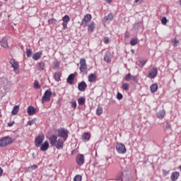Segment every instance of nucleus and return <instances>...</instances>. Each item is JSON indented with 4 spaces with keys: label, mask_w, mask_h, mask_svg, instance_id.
<instances>
[{
    "label": "nucleus",
    "mask_w": 181,
    "mask_h": 181,
    "mask_svg": "<svg viewBox=\"0 0 181 181\" xmlns=\"http://www.w3.org/2000/svg\"><path fill=\"white\" fill-rule=\"evenodd\" d=\"M64 141L62 139H57V136L53 134L49 138V141L52 146H55L58 150L63 149L64 146Z\"/></svg>",
    "instance_id": "f257e3e1"
},
{
    "label": "nucleus",
    "mask_w": 181,
    "mask_h": 181,
    "mask_svg": "<svg viewBox=\"0 0 181 181\" xmlns=\"http://www.w3.org/2000/svg\"><path fill=\"white\" fill-rule=\"evenodd\" d=\"M13 144V139L9 136H6L0 139V148H6V146Z\"/></svg>",
    "instance_id": "f03ea898"
},
{
    "label": "nucleus",
    "mask_w": 181,
    "mask_h": 181,
    "mask_svg": "<svg viewBox=\"0 0 181 181\" xmlns=\"http://www.w3.org/2000/svg\"><path fill=\"white\" fill-rule=\"evenodd\" d=\"M57 136L63 138L64 141L69 138V130L66 129H59L57 130Z\"/></svg>",
    "instance_id": "7ed1b4c3"
},
{
    "label": "nucleus",
    "mask_w": 181,
    "mask_h": 181,
    "mask_svg": "<svg viewBox=\"0 0 181 181\" xmlns=\"http://www.w3.org/2000/svg\"><path fill=\"white\" fill-rule=\"evenodd\" d=\"M52 90H45V92L44 93V95L42 98V103L45 104V103H47L49 101H50V98L52 97Z\"/></svg>",
    "instance_id": "20e7f679"
},
{
    "label": "nucleus",
    "mask_w": 181,
    "mask_h": 181,
    "mask_svg": "<svg viewBox=\"0 0 181 181\" xmlns=\"http://www.w3.org/2000/svg\"><path fill=\"white\" fill-rule=\"evenodd\" d=\"M91 19H93L91 14H86L81 23V25L83 26V28H86L87 25H88L89 22L91 21Z\"/></svg>",
    "instance_id": "39448f33"
},
{
    "label": "nucleus",
    "mask_w": 181,
    "mask_h": 181,
    "mask_svg": "<svg viewBox=\"0 0 181 181\" xmlns=\"http://www.w3.org/2000/svg\"><path fill=\"white\" fill-rule=\"evenodd\" d=\"M79 70L81 73H86L87 71V63L86 59L81 58L79 62Z\"/></svg>",
    "instance_id": "423d86ee"
},
{
    "label": "nucleus",
    "mask_w": 181,
    "mask_h": 181,
    "mask_svg": "<svg viewBox=\"0 0 181 181\" xmlns=\"http://www.w3.org/2000/svg\"><path fill=\"white\" fill-rule=\"evenodd\" d=\"M116 150L118 153L124 154L127 153V148L125 147V145L122 143H119L116 146Z\"/></svg>",
    "instance_id": "0eeeda50"
},
{
    "label": "nucleus",
    "mask_w": 181,
    "mask_h": 181,
    "mask_svg": "<svg viewBox=\"0 0 181 181\" xmlns=\"http://www.w3.org/2000/svg\"><path fill=\"white\" fill-rule=\"evenodd\" d=\"M43 141H45V136L43 134L38 135L35 140V145L37 148H39L43 144Z\"/></svg>",
    "instance_id": "6e6552de"
},
{
    "label": "nucleus",
    "mask_w": 181,
    "mask_h": 181,
    "mask_svg": "<svg viewBox=\"0 0 181 181\" xmlns=\"http://www.w3.org/2000/svg\"><path fill=\"white\" fill-rule=\"evenodd\" d=\"M62 29L63 30H66V29H67V25H69V22H70V16H69V15H65L62 18Z\"/></svg>",
    "instance_id": "1a4fd4ad"
},
{
    "label": "nucleus",
    "mask_w": 181,
    "mask_h": 181,
    "mask_svg": "<svg viewBox=\"0 0 181 181\" xmlns=\"http://www.w3.org/2000/svg\"><path fill=\"white\" fill-rule=\"evenodd\" d=\"M76 162L77 165L79 166H81L82 165H84L85 159H84V155L83 154H78L76 156Z\"/></svg>",
    "instance_id": "9d476101"
},
{
    "label": "nucleus",
    "mask_w": 181,
    "mask_h": 181,
    "mask_svg": "<svg viewBox=\"0 0 181 181\" xmlns=\"http://www.w3.org/2000/svg\"><path fill=\"white\" fill-rule=\"evenodd\" d=\"M156 76H158V69L153 67L151 69V71H150L148 72L147 77H148V78H151L152 80L153 78H155V77H156Z\"/></svg>",
    "instance_id": "9b49d317"
},
{
    "label": "nucleus",
    "mask_w": 181,
    "mask_h": 181,
    "mask_svg": "<svg viewBox=\"0 0 181 181\" xmlns=\"http://www.w3.org/2000/svg\"><path fill=\"white\" fill-rule=\"evenodd\" d=\"M11 67L13 69V71H16V70L19 69V62L18 61L15 60L14 59H10L9 62Z\"/></svg>",
    "instance_id": "f8f14e48"
},
{
    "label": "nucleus",
    "mask_w": 181,
    "mask_h": 181,
    "mask_svg": "<svg viewBox=\"0 0 181 181\" xmlns=\"http://www.w3.org/2000/svg\"><path fill=\"white\" fill-rule=\"evenodd\" d=\"M40 146V151H42V152H46V151H47V149H49V141H45Z\"/></svg>",
    "instance_id": "ddd939ff"
},
{
    "label": "nucleus",
    "mask_w": 181,
    "mask_h": 181,
    "mask_svg": "<svg viewBox=\"0 0 181 181\" xmlns=\"http://www.w3.org/2000/svg\"><path fill=\"white\" fill-rule=\"evenodd\" d=\"M86 88H87V83L84 81H81L78 85V89L79 91H85Z\"/></svg>",
    "instance_id": "4468645a"
},
{
    "label": "nucleus",
    "mask_w": 181,
    "mask_h": 181,
    "mask_svg": "<svg viewBox=\"0 0 181 181\" xmlns=\"http://www.w3.org/2000/svg\"><path fill=\"white\" fill-rule=\"evenodd\" d=\"M91 138V134L88 132H84L82 135V141L83 142H88L90 141V139Z\"/></svg>",
    "instance_id": "2eb2a0df"
},
{
    "label": "nucleus",
    "mask_w": 181,
    "mask_h": 181,
    "mask_svg": "<svg viewBox=\"0 0 181 181\" xmlns=\"http://www.w3.org/2000/svg\"><path fill=\"white\" fill-rule=\"evenodd\" d=\"M74 77H76V75L74 74H71L68 76L66 79L68 84H70V86H71L74 83Z\"/></svg>",
    "instance_id": "dca6fc26"
},
{
    "label": "nucleus",
    "mask_w": 181,
    "mask_h": 181,
    "mask_svg": "<svg viewBox=\"0 0 181 181\" xmlns=\"http://www.w3.org/2000/svg\"><path fill=\"white\" fill-rule=\"evenodd\" d=\"M27 112H28V115L30 116L34 115L35 114H36V109L33 106H29L27 108Z\"/></svg>",
    "instance_id": "f3484780"
},
{
    "label": "nucleus",
    "mask_w": 181,
    "mask_h": 181,
    "mask_svg": "<svg viewBox=\"0 0 181 181\" xmlns=\"http://www.w3.org/2000/svg\"><path fill=\"white\" fill-rule=\"evenodd\" d=\"M96 24L95 22H91L88 25V32H90V33H93L94 32V29H95Z\"/></svg>",
    "instance_id": "a211bd4d"
},
{
    "label": "nucleus",
    "mask_w": 181,
    "mask_h": 181,
    "mask_svg": "<svg viewBox=\"0 0 181 181\" xmlns=\"http://www.w3.org/2000/svg\"><path fill=\"white\" fill-rule=\"evenodd\" d=\"M88 80L89 83H94V81H95V80H97V75H95V74H90L88 76Z\"/></svg>",
    "instance_id": "6ab92c4d"
},
{
    "label": "nucleus",
    "mask_w": 181,
    "mask_h": 181,
    "mask_svg": "<svg viewBox=\"0 0 181 181\" xmlns=\"http://www.w3.org/2000/svg\"><path fill=\"white\" fill-rule=\"evenodd\" d=\"M180 176V173L179 172H174L171 174L170 179L172 181H176L177 179Z\"/></svg>",
    "instance_id": "aec40b11"
},
{
    "label": "nucleus",
    "mask_w": 181,
    "mask_h": 181,
    "mask_svg": "<svg viewBox=\"0 0 181 181\" xmlns=\"http://www.w3.org/2000/svg\"><path fill=\"white\" fill-rule=\"evenodd\" d=\"M1 47H4V49H6L8 47V39L6 37H4L1 41Z\"/></svg>",
    "instance_id": "412c9836"
},
{
    "label": "nucleus",
    "mask_w": 181,
    "mask_h": 181,
    "mask_svg": "<svg viewBox=\"0 0 181 181\" xmlns=\"http://www.w3.org/2000/svg\"><path fill=\"white\" fill-rule=\"evenodd\" d=\"M150 90L151 93H156V91H158V83H153L150 86Z\"/></svg>",
    "instance_id": "4be33fe9"
},
{
    "label": "nucleus",
    "mask_w": 181,
    "mask_h": 181,
    "mask_svg": "<svg viewBox=\"0 0 181 181\" xmlns=\"http://www.w3.org/2000/svg\"><path fill=\"white\" fill-rule=\"evenodd\" d=\"M42 57V52H37L35 54H33V60H39L40 57Z\"/></svg>",
    "instance_id": "5701e85b"
},
{
    "label": "nucleus",
    "mask_w": 181,
    "mask_h": 181,
    "mask_svg": "<svg viewBox=\"0 0 181 181\" xmlns=\"http://www.w3.org/2000/svg\"><path fill=\"white\" fill-rule=\"evenodd\" d=\"M104 61L110 64V63H111V55L110 54H105L104 57Z\"/></svg>",
    "instance_id": "b1692460"
},
{
    "label": "nucleus",
    "mask_w": 181,
    "mask_h": 181,
    "mask_svg": "<svg viewBox=\"0 0 181 181\" xmlns=\"http://www.w3.org/2000/svg\"><path fill=\"white\" fill-rule=\"evenodd\" d=\"M19 112V105H15L11 112L12 115H16Z\"/></svg>",
    "instance_id": "393cba45"
},
{
    "label": "nucleus",
    "mask_w": 181,
    "mask_h": 181,
    "mask_svg": "<svg viewBox=\"0 0 181 181\" xmlns=\"http://www.w3.org/2000/svg\"><path fill=\"white\" fill-rule=\"evenodd\" d=\"M62 77V74L60 72H56L54 74V78L55 80V81H60V78Z\"/></svg>",
    "instance_id": "a878e982"
},
{
    "label": "nucleus",
    "mask_w": 181,
    "mask_h": 181,
    "mask_svg": "<svg viewBox=\"0 0 181 181\" xmlns=\"http://www.w3.org/2000/svg\"><path fill=\"white\" fill-rule=\"evenodd\" d=\"M78 103L79 105H84L86 104V98L81 97L78 99Z\"/></svg>",
    "instance_id": "bb28decb"
},
{
    "label": "nucleus",
    "mask_w": 181,
    "mask_h": 181,
    "mask_svg": "<svg viewBox=\"0 0 181 181\" xmlns=\"http://www.w3.org/2000/svg\"><path fill=\"white\" fill-rule=\"evenodd\" d=\"M105 21H112L114 19V14L112 13H109L107 16H105Z\"/></svg>",
    "instance_id": "cd10ccee"
},
{
    "label": "nucleus",
    "mask_w": 181,
    "mask_h": 181,
    "mask_svg": "<svg viewBox=\"0 0 181 181\" xmlns=\"http://www.w3.org/2000/svg\"><path fill=\"white\" fill-rule=\"evenodd\" d=\"M130 45L131 46H136V45H138V38H132V40H130Z\"/></svg>",
    "instance_id": "c85d7f7f"
},
{
    "label": "nucleus",
    "mask_w": 181,
    "mask_h": 181,
    "mask_svg": "<svg viewBox=\"0 0 181 181\" xmlns=\"http://www.w3.org/2000/svg\"><path fill=\"white\" fill-rule=\"evenodd\" d=\"M49 25H54L57 23V20L56 18H49L48 20Z\"/></svg>",
    "instance_id": "c756f323"
},
{
    "label": "nucleus",
    "mask_w": 181,
    "mask_h": 181,
    "mask_svg": "<svg viewBox=\"0 0 181 181\" xmlns=\"http://www.w3.org/2000/svg\"><path fill=\"white\" fill-rule=\"evenodd\" d=\"M165 111L160 110L158 113V117L160 118V119H162V118H163V117H165Z\"/></svg>",
    "instance_id": "7c9ffc66"
},
{
    "label": "nucleus",
    "mask_w": 181,
    "mask_h": 181,
    "mask_svg": "<svg viewBox=\"0 0 181 181\" xmlns=\"http://www.w3.org/2000/svg\"><path fill=\"white\" fill-rule=\"evenodd\" d=\"M101 114H103V108L101 107V106H98L97 110H96V115H101Z\"/></svg>",
    "instance_id": "2f4dec72"
},
{
    "label": "nucleus",
    "mask_w": 181,
    "mask_h": 181,
    "mask_svg": "<svg viewBox=\"0 0 181 181\" xmlns=\"http://www.w3.org/2000/svg\"><path fill=\"white\" fill-rule=\"evenodd\" d=\"M83 180V177L80 175H75L74 181H81Z\"/></svg>",
    "instance_id": "473e14b6"
},
{
    "label": "nucleus",
    "mask_w": 181,
    "mask_h": 181,
    "mask_svg": "<svg viewBox=\"0 0 181 181\" xmlns=\"http://www.w3.org/2000/svg\"><path fill=\"white\" fill-rule=\"evenodd\" d=\"M122 88H123V90H124V91H128V90H129V84L123 83Z\"/></svg>",
    "instance_id": "72a5a7b5"
},
{
    "label": "nucleus",
    "mask_w": 181,
    "mask_h": 181,
    "mask_svg": "<svg viewBox=\"0 0 181 181\" xmlns=\"http://www.w3.org/2000/svg\"><path fill=\"white\" fill-rule=\"evenodd\" d=\"M42 86H40V83H39V81H35L34 82V88H40Z\"/></svg>",
    "instance_id": "f704fd0d"
},
{
    "label": "nucleus",
    "mask_w": 181,
    "mask_h": 181,
    "mask_svg": "<svg viewBox=\"0 0 181 181\" xmlns=\"http://www.w3.org/2000/svg\"><path fill=\"white\" fill-rule=\"evenodd\" d=\"M38 66L39 70H44L45 69V64L43 62H40Z\"/></svg>",
    "instance_id": "c9c22d12"
},
{
    "label": "nucleus",
    "mask_w": 181,
    "mask_h": 181,
    "mask_svg": "<svg viewBox=\"0 0 181 181\" xmlns=\"http://www.w3.org/2000/svg\"><path fill=\"white\" fill-rule=\"evenodd\" d=\"M132 76H131V74H127L124 78L125 81H129Z\"/></svg>",
    "instance_id": "e433bc0d"
},
{
    "label": "nucleus",
    "mask_w": 181,
    "mask_h": 181,
    "mask_svg": "<svg viewBox=\"0 0 181 181\" xmlns=\"http://www.w3.org/2000/svg\"><path fill=\"white\" fill-rule=\"evenodd\" d=\"M161 23L163 25H166V23H168V19L166 18V17H163L161 19Z\"/></svg>",
    "instance_id": "4c0bfd02"
},
{
    "label": "nucleus",
    "mask_w": 181,
    "mask_h": 181,
    "mask_svg": "<svg viewBox=\"0 0 181 181\" xmlns=\"http://www.w3.org/2000/svg\"><path fill=\"white\" fill-rule=\"evenodd\" d=\"M26 54H27V57H30V56H32V50L27 49H26Z\"/></svg>",
    "instance_id": "58836bf2"
},
{
    "label": "nucleus",
    "mask_w": 181,
    "mask_h": 181,
    "mask_svg": "<svg viewBox=\"0 0 181 181\" xmlns=\"http://www.w3.org/2000/svg\"><path fill=\"white\" fill-rule=\"evenodd\" d=\"M71 107L74 110H76V108H77V103H76V100H74L71 102Z\"/></svg>",
    "instance_id": "ea45409f"
},
{
    "label": "nucleus",
    "mask_w": 181,
    "mask_h": 181,
    "mask_svg": "<svg viewBox=\"0 0 181 181\" xmlns=\"http://www.w3.org/2000/svg\"><path fill=\"white\" fill-rule=\"evenodd\" d=\"M145 64H146V61H140L139 66V67H144V66H145Z\"/></svg>",
    "instance_id": "a19ab883"
},
{
    "label": "nucleus",
    "mask_w": 181,
    "mask_h": 181,
    "mask_svg": "<svg viewBox=\"0 0 181 181\" xmlns=\"http://www.w3.org/2000/svg\"><path fill=\"white\" fill-rule=\"evenodd\" d=\"M59 66H60V63L59 62H54V67H53V69H57Z\"/></svg>",
    "instance_id": "79ce46f5"
},
{
    "label": "nucleus",
    "mask_w": 181,
    "mask_h": 181,
    "mask_svg": "<svg viewBox=\"0 0 181 181\" xmlns=\"http://www.w3.org/2000/svg\"><path fill=\"white\" fill-rule=\"evenodd\" d=\"M172 43H173V46H176V45H177V43H179V41L176 38H174L172 40Z\"/></svg>",
    "instance_id": "37998d69"
},
{
    "label": "nucleus",
    "mask_w": 181,
    "mask_h": 181,
    "mask_svg": "<svg viewBox=\"0 0 181 181\" xmlns=\"http://www.w3.org/2000/svg\"><path fill=\"white\" fill-rule=\"evenodd\" d=\"M170 128H171L170 124L166 123L165 126V128H164L165 131H168V129H170Z\"/></svg>",
    "instance_id": "c03bdc74"
},
{
    "label": "nucleus",
    "mask_w": 181,
    "mask_h": 181,
    "mask_svg": "<svg viewBox=\"0 0 181 181\" xmlns=\"http://www.w3.org/2000/svg\"><path fill=\"white\" fill-rule=\"evenodd\" d=\"M132 80L135 83H138V76H132Z\"/></svg>",
    "instance_id": "a18cd8bd"
},
{
    "label": "nucleus",
    "mask_w": 181,
    "mask_h": 181,
    "mask_svg": "<svg viewBox=\"0 0 181 181\" xmlns=\"http://www.w3.org/2000/svg\"><path fill=\"white\" fill-rule=\"evenodd\" d=\"M117 100H122V94L119 93V92H118L117 94Z\"/></svg>",
    "instance_id": "49530a36"
},
{
    "label": "nucleus",
    "mask_w": 181,
    "mask_h": 181,
    "mask_svg": "<svg viewBox=\"0 0 181 181\" xmlns=\"http://www.w3.org/2000/svg\"><path fill=\"white\" fill-rule=\"evenodd\" d=\"M104 43H105V45H108L110 43V38L108 37H105L104 38Z\"/></svg>",
    "instance_id": "de8ad7c7"
},
{
    "label": "nucleus",
    "mask_w": 181,
    "mask_h": 181,
    "mask_svg": "<svg viewBox=\"0 0 181 181\" xmlns=\"http://www.w3.org/2000/svg\"><path fill=\"white\" fill-rule=\"evenodd\" d=\"M28 125H33V124H35V120L34 119H31L30 121H28L27 122Z\"/></svg>",
    "instance_id": "09e8293b"
},
{
    "label": "nucleus",
    "mask_w": 181,
    "mask_h": 181,
    "mask_svg": "<svg viewBox=\"0 0 181 181\" xmlns=\"http://www.w3.org/2000/svg\"><path fill=\"white\" fill-rule=\"evenodd\" d=\"M30 168H31L33 170H35V169H37V165L34 164L33 166L30 167Z\"/></svg>",
    "instance_id": "8fccbe9b"
},
{
    "label": "nucleus",
    "mask_w": 181,
    "mask_h": 181,
    "mask_svg": "<svg viewBox=\"0 0 181 181\" xmlns=\"http://www.w3.org/2000/svg\"><path fill=\"white\" fill-rule=\"evenodd\" d=\"M2 173H4V170H3L2 168L0 167V177H1V176H2Z\"/></svg>",
    "instance_id": "3c124183"
},
{
    "label": "nucleus",
    "mask_w": 181,
    "mask_h": 181,
    "mask_svg": "<svg viewBox=\"0 0 181 181\" xmlns=\"http://www.w3.org/2000/svg\"><path fill=\"white\" fill-rule=\"evenodd\" d=\"M124 37H125L126 39L128 38V37H129V34L125 33Z\"/></svg>",
    "instance_id": "603ef678"
},
{
    "label": "nucleus",
    "mask_w": 181,
    "mask_h": 181,
    "mask_svg": "<svg viewBox=\"0 0 181 181\" xmlns=\"http://www.w3.org/2000/svg\"><path fill=\"white\" fill-rule=\"evenodd\" d=\"M14 122H11L8 124V127H12L13 125Z\"/></svg>",
    "instance_id": "864d4df0"
},
{
    "label": "nucleus",
    "mask_w": 181,
    "mask_h": 181,
    "mask_svg": "<svg viewBox=\"0 0 181 181\" xmlns=\"http://www.w3.org/2000/svg\"><path fill=\"white\" fill-rule=\"evenodd\" d=\"M106 2L107 4H111L112 2V0H106Z\"/></svg>",
    "instance_id": "5fc2aeb1"
},
{
    "label": "nucleus",
    "mask_w": 181,
    "mask_h": 181,
    "mask_svg": "<svg viewBox=\"0 0 181 181\" xmlns=\"http://www.w3.org/2000/svg\"><path fill=\"white\" fill-rule=\"evenodd\" d=\"M139 1V0H134V3H135V4H138Z\"/></svg>",
    "instance_id": "6e6d98bb"
},
{
    "label": "nucleus",
    "mask_w": 181,
    "mask_h": 181,
    "mask_svg": "<svg viewBox=\"0 0 181 181\" xmlns=\"http://www.w3.org/2000/svg\"><path fill=\"white\" fill-rule=\"evenodd\" d=\"M180 6H181V0L179 1Z\"/></svg>",
    "instance_id": "4d7b16f0"
},
{
    "label": "nucleus",
    "mask_w": 181,
    "mask_h": 181,
    "mask_svg": "<svg viewBox=\"0 0 181 181\" xmlns=\"http://www.w3.org/2000/svg\"><path fill=\"white\" fill-rule=\"evenodd\" d=\"M76 152V150L72 151V153H74Z\"/></svg>",
    "instance_id": "13d9d810"
},
{
    "label": "nucleus",
    "mask_w": 181,
    "mask_h": 181,
    "mask_svg": "<svg viewBox=\"0 0 181 181\" xmlns=\"http://www.w3.org/2000/svg\"><path fill=\"white\" fill-rule=\"evenodd\" d=\"M4 1H8V0H4Z\"/></svg>",
    "instance_id": "bf43d9fd"
}]
</instances>
